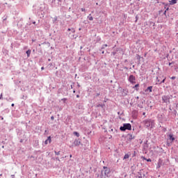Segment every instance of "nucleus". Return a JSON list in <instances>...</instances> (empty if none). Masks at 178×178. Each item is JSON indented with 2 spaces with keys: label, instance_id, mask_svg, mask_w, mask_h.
<instances>
[{
  "label": "nucleus",
  "instance_id": "f257e3e1",
  "mask_svg": "<svg viewBox=\"0 0 178 178\" xmlns=\"http://www.w3.org/2000/svg\"><path fill=\"white\" fill-rule=\"evenodd\" d=\"M120 130L121 131H126V130H131V124H124L123 127H120Z\"/></svg>",
  "mask_w": 178,
  "mask_h": 178
},
{
  "label": "nucleus",
  "instance_id": "f03ea898",
  "mask_svg": "<svg viewBox=\"0 0 178 178\" xmlns=\"http://www.w3.org/2000/svg\"><path fill=\"white\" fill-rule=\"evenodd\" d=\"M108 175H109V170L106 169L104 171L102 172V176H100V178H106L108 177Z\"/></svg>",
  "mask_w": 178,
  "mask_h": 178
},
{
  "label": "nucleus",
  "instance_id": "7ed1b4c3",
  "mask_svg": "<svg viewBox=\"0 0 178 178\" xmlns=\"http://www.w3.org/2000/svg\"><path fill=\"white\" fill-rule=\"evenodd\" d=\"M128 80L131 84H136V76L134 75H130Z\"/></svg>",
  "mask_w": 178,
  "mask_h": 178
},
{
  "label": "nucleus",
  "instance_id": "20e7f679",
  "mask_svg": "<svg viewBox=\"0 0 178 178\" xmlns=\"http://www.w3.org/2000/svg\"><path fill=\"white\" fill-rule=\"evenodd\" d=\"M151 123H154V121L151 120H145L146 127H149V126H151Z\"/></svg>",
  "mask_w": 178,
  "mask_h": 178
},
{
  "label": "nucleus",
  "instance_id": "39448f33",
  "mask_svg": "<svg viewBox=\"0 0 178 178\" xmlns=\"http://www.w3.org/2000/svg\"><path fill=\"white\" fill-rule=\"evenodd\" d=\"M48 141H49V143H51V141H52V140L51 139V136H49L47 138V139L44 141V145H48Z\"/></svg>",
  "mask_w": 178,
  "mask_h": 178
},
{
  "label": "nucleus",
  "instance_id": "423d86ee",
  "mask_svg": "<svg viewBox=\"0 0 178 178\" xmlns=\"http://www.w3.org/2000/svg\"><path fill=\"white\" fill-rule=\"evenodd\" d=\"M162 99L163 102H168V101H169V97H168V96L164 95L162 97Z\"/></svg>",
  "mask_w": 178,
  "mask_h": 178
},
{
  "label": "nucleus",
  "instance_id": "0eeeda50",
  "mask_svg": "<svg viewBox=\"0 0 178 178\" xmlns=\"http://www.w3.org/2000/svg\"><path fill=\"white\" fill-rule=\"evenodd\" d=\"M80 144H81V142H80L79 140H75L74 141V145H76V147L79 146Z\"/></svg>",
  "mask_w": 178,
  "mask_h": 178
},
{
  "label": "nucleus",
  "instance_id": "6e6552de",
  "mask_svg": "<svg viewBox=\"0 0 178 178\" xmlns=\"http://www.w3.org/2000/svg\"><path fill=\"white\" fill-rule=\"evenodd\" d=\"M175 3H177V0L170 1V5H175Z\"/></svg>",
  "mask_w": 178,
  "mask_h": 178
},
{
  "label": "nucleus",
  "instance_id": "1a4fd4ad",
  "mask_svg": "<svg viewBox=\"0 0 178 178\" xmlns=\"http://www.w3.org/2000/svg\"><path fill=\"white\" fill-rule=\"evenodd\" d=\"M168 137L172 142L175 141V137H173L172 134H170Z\"/></svg>",
  "mask_w": 178,
  "mask_h": 178
},
{
  "label": "nucleus",
  "instance_id": "9d476101",
  "mask_svg": "<svg viewBox=\"0 0 178 178\" xmlns=\"http://www.w3.org/2000/svg\"><path fill=\"white\" fill-rule=\"evenodd\" d=\"M129 140V141H131V140H134V136L131 134H128Z\"/></svg>",
  "mask_w": 178,
  "mask_h": 178
},
{
  "label": "nucleus",
  "instance_id": "9b49d317",
  "mask_svg": "<svg viewBox=\"0 0 178 178\" xmlns=\"http://www.w3.org/2000/svg\"><path fill=\"white\" fill-rule=\"evenodd\" d=\"M88 19L90 22H92V20H94V17H92V16H91V14L89 15V16L88 17Z\"/></svg>",
  "mask_w": 178,
  "mask_h": 178
},
{
  "label": "nucleus",
  "instance_id": "f8f14e48",
  "mask_svg": "<svg viewBox=\"0 0 178 178\" xmlns=\"http://www.w3.org/2000/svg\"><path fill=\"white\" fill-rule=\"evenodd\" d=\"M27 57L29 58L30 55L31 54V50L29 49L26 51Z\"/></svg>",
  "mask_w": 178,
  "mask_h": 178
},
{
  "label": "nucleus",
  "instance_id": "ddd939ff",
  "mask_svg": "<svg viewBox=\"0 0 178 178\" xmlns=\"http://www.w3.org/2000/svg\"><path fill=\"white\" fill-rule=\"evenodd\" d=\"M138 87H140V84H136L133 87V88H136V91H138Z\"/></svg>",
  "mask_w": 178,
  "mask_h": 178
},
{
  "label": "nucleus",
  "instance_id": "4468645a",
  "mask_svg": "<svg viewBox=\"0 0 178 178\" xmlns=\"http://www.w3.org/2000/svg\"><path fill=\"white\" fill-rule=\"evenodd\" d=\"M162 165V161L161 160L159 161L157 168H159Z\"/></svg>",
  "mask_w": 178,
  "mask_h": 178
},
{
  "label": "nucleus",
  "instance_id": "2eb2a0df",
  "mask_svg": "<svg viewBox=\"0 0 178 178\" xmlns=\"http://www.w3.org/2000/svg\"><path fill=\"white\" fill-rule=\"evenodd\" d=\"M147 90H148L149 92H152V86L147 87Z\"/></svg>",
  "mask_w": 178,
  "mask_h": 178
},
{
  "label": "nucleus",
  "instance_id": "dca6fc26",
  "mask_svg": "<svg viewBox=\"0 0 178 178\" xmlns=\"http://www.w3.org/2000/svg\"><path fill=\"white\" fill-rule=\"evenodd\" d=\"M74 135L76 136V137H80V134H79V133L76 132V131H74Z\"/></svg>",
  "mask_w": 178,
  "mask_h": 178
},
{
  "label": "nucleus",
  "instance_id": "f3484780",
  "mask_svg": "<svg viewBox=\"0 0 178 178\" xmlns=\"http://www.w3.org/2000/svg\"><path fill=\"white\" fill-rule=\"evenodd\" d=\"M129 156H129V154H125V155L124 156V159H129Z\"/></svg>",
  "mask_w": 178,
  "mask_h": 178
},
{
  "label": "nucleus",
  "instance_id": "a211bd4d",
  "mask_svg": "<svg viewBox=\"0 0 178 178\" xmlns=\"http://www.w3.org/2000/svg\"><path fill=\"white\" fill-rule=\"evenodd\" d=\"M137 176H138V178H142L143 177V175L140 172H138Z\"/></svg>",
  "mask_w": 178,
  "mask_h": 178
},
{
  "label": "nucleus",
  "instance_id": "6ab92c4d",
  "mask_svg": "<svg viewBox=\"0 0 178 178\" xmlns=\"http://www.w3.org/2000/svg\"><path fill=\"white\" fill-rule=\"evenodd\" d=\"M165 80H166V77H165L163 80L159 83V84H162V83H165Z\"/></svg>",
  "mask_w": 178,
  "mask_h": 178
},
{
  "label": "nucleus",
  "instance_id": "aec40b11",
  "mask_svg": "<svg viewBox=\"0 0 178 178\" xmlns=\"http://www.w3.org/2000/svg\"><path fill=\"white\" fill-rule=\"evenodd\" d=\"M55 152V154L56 155H60V152Z\"/></svg>",
  "mask_w": 178,
  "mask_h": 178
},
{
  "label": "nucleus",
  "instance_id": "412c9836",
  "mask_svg": "<svg viewBox=\"0 0 178 178\" xmlns=\"http://www.w3.org/2000/svg\"><path fill=\"white\" fill-rule=\"evenodd\" d=\"M61 101H63V102H66V101H67V99L63 98V99H61Z\"/></svg>",
  "mask_w": 178,
  "mask_h": 178
},
{
  "label": "nucleus",
  "instance_id": "4be33fe9",
  "mask_svg": "<svg viewBox=\"0 0 178 178\" xmlns=\"http://www.w3.org/2000/svg\"><path fill=\"white\" fill-rule=\"evenodd\" d=\"M156 80H157V83L159 84V83H161V81L159 80V78H156Z\"/></svg>",
  "mask_w": 178,
  "mask_h": 178
},
{
  "label": "nucleus",
  "instance_id": "5701e85b",
  "mask_svg": "<svg viewBox=\"0 0 178 178\" xmlns=\"http://www.w3.org/2000/svg\"><path fill=\"white\" fill-rule=\"evenodd\" d=\"M106 47H108V44H104L102 49H104V48H106Z\"/></svg>",
  "mask_w": 178,
  "mask_h": 178
},
{
  "label": "nucleus",
  "instance_id": "b1692460",
  "mask_svg": "<svg viewBox=\"0 0 178 178\" xmlns=\"http://www.w3.org/2000/svg\"><path fill=\"white\" fill-rule=\"evenodd\" d=\"M170 79H171V80H175L176 76H172V77H170Z\"/></svg>",
  "mask_w": 178,
  "mask_h": 178
},
{
  "label": "nucleus",
  "instance_id": "393cba45",
  "mask_svg": "<svg viewBox=\"0 0 178 178\" xmlns=\"http://www.w3.org/2000/svg\"><path fill=\"white\" fill-rule=\"evenodd\" d=\"M0 99H3L2 93L0 95Z\"/></svg>",
  "mask_w": 178,
  "mask_h": 178
},
{
  "label": "nucleus",
  "instance_id": "a878e982",
  "mask_svg": "<svg viewBox=\"0 0 178 178\" xmlns=\"http://www.w3.org/2000/svg\"><path fill=\"white\" fill-rule=\"evenodd\" d=\"M81 11H82V12H86V8H81Z\"/></svg>",
  "mask_w": 178,
  "mask_h": 178
},
{
  "label": "nucleus",
  "instance_id": "bb28decb",
  "mask_svg": "<svg viewBox=\"0 0 178 178\" xmlns=\"http://www.w3.org/2000/svg\"><path fill=\"white\" fill-rule=\"evenodd\" d=\"M147 162H152V160H151V159H147Z\"/></svg>",
  "mask_w": 178,
  "mask_h": 178
},
{
  "label": "nucleus",
  "instance_id": "cd10ccee",
  "mask_svg": "<svg viewBox=\"0 0 178 178\" xmlns=\"http://www.w3.org/2000/svg\"><path fill=\"white\" fill-rule=\"evenodd\" d=\"M99 106H102V108H104V106H102L101 104L97 105V108H99Z\"/></svg>",
  "mask_w": 178,
  "mask_h": 178
},
{
  "label": "nucleus",
  "instance_id": "c85d7f7f",
  "mask_svg": "<svg viewBox=\"0 0 178 178\" xmlns=\"http://www.w3.org/2000/svg\"><path fill=\"white\" fill-rule=\"evenodd\" d=\"M72 33H75V32H76V31H74V29H72Z\"/></svg>",
  "mask_w": 178,
  "mask_h": 178
},
{
  "label": "nucleus",
  "instance_id": "c756f323",
  "mask_svg": "<svg viewBox=\"0 0 178 178\" xmlns=\"http://www.w3.org/2000/svg\"><path fill=\"white\" fill-rule=\"evenodd\" d=\"M51 120H54L55 119V118L54 116H51Z\"/></svg>",
  "mask_w": 178,
  "mask_h": 178
},
{
  "label": "nucleus",
  "instance_id": "7c9ffc66",
  "mask_svg": "<svg viewBox=\"0 0 178 178\" xmlns=\"http://www.w3.org/2000/svg\"><path fill=\"white\" fill-rule=\"evenodd\" d=\"M80 97V95H76V98H79Z\"/></svg>",
  "mask_w": 178,
  "mask_h": 178
},
{
  "label": "nucleus",
  "instance_id": "2f4dec72",
  "mask_svg": "<svg viewBox=\"0 0 178 178\" xmlns=\"http://www.w3.org/2000/svg\"><path fill=\"white\" fill-rule=\"evenodd\" d=\"M11 106H15V104H11Z\"/></svg>",
  "mask_w": 178,
  "mask_h": 178
},
{
  "label": "nucleus",
  "instance_id": "473e14b6",
  "mask_svg": "<svg viewBox=\"0 0 178 178\" xmlns=\"http://www.w3.org/2000/svg\"><path fill=\"white\" fill-rule=\"evenodd\" d=\"M143 116H145V113H143Z\"/></svg>",
  "mask_w": 178,
  "mask_h": 178
},
{
  "label": "nucleus",
  "instance_id": "72a5a7b5",
  "mask_svg": "<svg viewBox=\"0 0 178 178\" xmlns=\"http://www.w3.org/2000/svg\"><path fill=\"white\" fill-rule=\"evenodd\" d=\"M41 69H42V70H44V67H42Z\"/></svg>",
  "mask_w": 178,
  "mask_h": 178
},
{
  "label": "nucleus",
  "instance_id": "f704fd0d",
  "mask_svg": "<svg viewBox=\"0 0 178 178\" xmlns=\"http://www.w3.org/2000/svg\"><path fill=\"white\" fill-rule=\"evenodd\" d=\"M72 29H68V31H70Z\"/></svg>",
  "mask_w": 178,
  "mask_h": 178
},
{
  "label": "nucleus",
  "instance_id": "c9c22d12",
  "mask_svg": "<svg viewBox=\"0 0 178 178\" xmlns=\"http://www.w3.org/2000/svg\"><path fill=\"white\" fill-rule=\"evenodd\" d=\"M171 65H172V63H169V66H170Z\"/></svg>",
  "mask_w": 178,
  "mask_h": 178
},
{
  "label": "nucleus",
  "instance_id": "e433bc0d",
  "mask_svg": "<svg viewBox=\"0 0 178 178\" xmlns=\"http://www.w3.org/2000/svg\"><path fill=\"white\" fill-rule=\"evenodd\" d=\"M164 15H166V10L164 12Z\"/></svg>",
  "mask_w": 178,
  "mask_h": 178
},
{
  "label": "nucleus",
  "instance_id": "4c0bfd02",
  "mask_svg": "<svg viewBox=\"0 0 178 178\" xmlns=\"http://www.w3.org/2000/svg\"><path fill=\"white\" fill-rule=\"evenodd\" d=\"M70 158H72V154L70 155Z\"/></svg>",
  "mask_w": 178,
  "mask_h": 178
},
{
  "label": "nucleus",
  "instance_id": "58836bf2",
  "mask_svg": "<svg viewBox=\"0 0 178 178\" xmlns=\"http://www.w3.org/2000/svg\"><path fill=\"white\" fill-rule=\"evenodd\" d=\"M104 169H107L106 167H104Z\"/></svg>",
  "mask_w": 178,
  "mask_h": 178
},
{
  "label": "nucleus",
  "instance_id": "ea45409f",
  "mask_svg": "<svg viewBox=\"0 0 178 178\" xmlns=\"http://www.w3.org/2000/svg\"><path fill=\"white\" fill-rule=\"evenodd\" d=\"M166 10H169V8H167Z\"/></svg>",
  "mask_w": 178,
  "mask_h": 178
},
{
  "label": "nucleus",
  "instance_id": "a19ab883",
  "mask_svg": "<svg viewBox=\"0 0 178 178\" xmlns=\"http://www.w3.org/2000/svg\"><path fill=\"white\" fill-rule=\"evenodd\" d=\"M81 30V28H79V31Z\"/></svg>",
  "mask_w": 178,
  "mask_h": 178
},
{
  "label": "nucleus",
  "instance_id": "79ce46f5",
  "mask_svg": "<svg viewBox=\"0 0 178 178\" xmlns=\"http://www.w3.org/2000/svg\"><path fill=\"white\" fill-rule=\"evenodd\" d=\"M155 51V52H156V50H154Z\"/></svg>",
  "mask_w": 178,
  "mask_h": 178
},
{
  "label": "nucleus",
  "instance_id": "37998d69",
  "mask_svg": "<svg viewBox=\"0 0 178 178\" xmlns=\"http://www.w3.org/2000/svg\"><path fill=\"white\" fill-rule=\"evenodd\" d=\"M58 159V161H59V159Z\"/></svg>",
  "mask_w": 178,
  "mask_h": 178
},
{
  "label": "nucleus",
  "instance_id": "c03bdc74",
  "mask_svg": "<svg viewBox=\"0 0 178 178\" xmlns=\"http://www.w3.org/2000/svg\"><path fill=\"white\" fill-rule=\"evenodd\" d=\"M74 92H76V91L74 90Z\"/></svg>",
  "mask_w": 178,
  "mask_h": 178
},
{
  "label": "nucleus",
  "instance_id": "a18cd8bd",
  "mask_svg": "<svg viewBox=\"0 0 178 178\" xmlns=\"http://www.w3.org/2000/svg\"><path fill=\"white\" fill-rule=\"evenodd\" d=\"M102 54H104V51H102Z\"/></svg>",
  "mask_w": 178,
  "mask_h": 178
}]
</instances>
